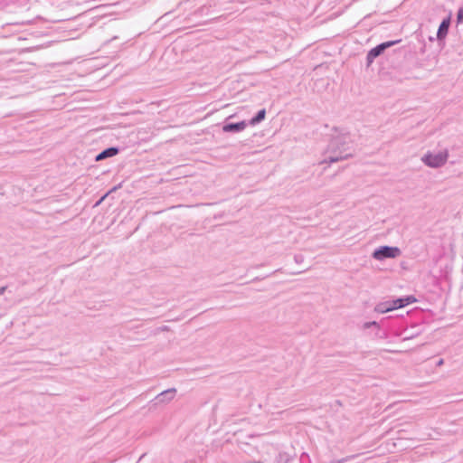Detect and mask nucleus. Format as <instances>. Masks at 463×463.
<instances>
[{"mask_svg":"<svg viewBox=\"0 0 463 463\" xmlns=\"http://www.w3.org/2000/svg\"><path fill=\"white\" fill-rule=\"evenodd\" d=\"M354 148L348 133H341L333 137L327 145L325 163L329 165L352 157Z\"/></svg>","mask_w":463,"mask_h":463,"instance_id":"1","label":"nucleus"},{"mask_svg":"<svg viewBox=\"0 0 463 463\" xmlns=\"http://www.w3.org/2000/svg\"><path fill=\"white\" fill-rule=\"evenodd\" d=\"M418 299L414 295L402 296L378 303L374 307V311L380 314H384L389 311L403 308L411 304L416 303Z\"/></svg>","mask_w":463,"mask_h":463,"instance_id":"2","label":"nucleus"},{"mask_svg":"<svg viewBox=\"0 0 463 463\" xmlns=\"http://www.w3.org/2000/svg\"><path fill=\"white\" fill-rule=\"evenodd\" d=\"M448 158L449 151L445 149L437 153L428 151L422 156L421 161L430 168H439L447 163Z\"/></svg>","mask_w":463,"mask_h":463,"instance_id":"3","label":"nucleus"},{"mask_svg":"<svg viewBox=\"0 0 463 463\" xmlns=\"http://www.w3.org/2000/svg\"><path fill=\"white\" fill-rule=\"evenodd\" d=\"M402 40L399 39V40H391V41H386V42H383L379 44H377L376 46L373 47L372 49H370L366 54V67H370L373 62L374 61V60L376 58H378L379 56H381L382 54H383V52L396 45L397 43H401Z\"/></svg>","mask_w":463,"mask_h":463,"instance_id":"4","label":"nucleus"},{"mask_svg":"<svg viewBox=\"0 0 463 463\" xmlns=\"http://www.w3.org/2000/svg\"><path fill=\"white\" fill-rule=\"evenodd\" d=\"M401 254L402 250L397 246L382 245L373 250L372 258L382 261L387 259H395Z\"/></svg>","mask_w":463,"mask_h":463,"instance_id":"5","label":"nucleus"},{"mask_svg":"<svg viewBox=\"0 0 463 463\" xmlns=\"http://www.w3.org/2000/svg\"><path fill=\"white\" fill-rule=\"evenodd\" d=\"M451 24V16L448 15L447 17L443 18L438 27L437 30V41L439 45L445 44V39L449 33V26Z\"/></svg>","mask_w":463,"mask_h":463,"instance_id":"6","label":"nucleus"},{"mask_svg":"<svg viewBox=\"0 0 463 463\" xmlns=\"http://www.w3.org/2000/svg\"><path fill=\"white\" fill-rule=\"evenodd\" d=\"M233 116H230L223 123L222 125V131L224 133H240L243 131L247 126H249L247 120H241L239 122H228L229 118H232Z\"/></svg>","mask_w":463,"mask_h":463,"instance_id":"7","label":"nucleus"},{"mask_svg":"<svg viewBox=\"0 0 463 463\" xmlns=\"http://www.w3.org/2000/svg\"><path fill=\"white\" fill-rule=\"evenodd\" d=\"M121 148L117 146H109L95 156V161L99 162L107 158L113 157L119 154Z\"/></svg>","mask_w":463,"mask_h":463,"instance_id":"8","label":"nucleus"},{"mask_svg":"<svg viewBox=\"0 0 463 463\" xmlns=\"http://www.w3.org/2000/svg\"><path fill=\"white\" fill-rule=\"evenodd\" d=\"M420 333L418 325H412L410 327L406 326L402 331L397 332V335L402 336L404 340L411 339Z\"/></svg>","mask_w":463,"mask_h":463,"instance_id":"9","label":"nucleus"},{"mask_svg":"<svg viewBox=\"0 0 463 463\" xmlns=\"http://www.w3.org/2000/svg\"><path fill=\"white\" fill-rule=\"evenodd\" d=\"M176 390L175 388H170L163 391L154 399L156 404L164 403L170 402L174 399Z\"/></svg>","mask_w":463,"mask_h":463,"instance_id":"10","label":"nucleus"},{"mask_svg":"<svg viewBox=\"0 0 463 463\" xmlns=\"http://www.w3.org/2000/svg\"><path fill=\"white\" fill-rule=\"evenodd\" d=\"M267 111L265 109H260L253 117L248 120L249 126H256L266 118Z\"/></svg>","mask_w":463,"mask_h":463,"instance_id":"11","label":"nucleus"},{"mask_svg":"<svg viewBox=\"0 0 463 463\" xmlns=\"http://www.w3.org/2000/svg\"><path fill=\"white\" fill-rule=\"evenodd\" d=\"M274 463H294V462H293V459L288 458L286 456L279 455V457L276 458Z\"/></svg>","mask_w":463,"mask_h":463,"instance_id":"12","label":"nucleus"},{"mask_svg":"<svg viewBox=\"0 0 463 463\" xmlns=\"http://www.w3.org/2000/svg\"><path fill=\"white\" fill-rule=\"evenodd\" d=\"M456 21L458 24L463 23V6L458 9Z\"/></svg>","mask_w":463,"mask_h":463,"instance_id":"13","label":"nucleus"},{"mask_svg":"<svg viewBox=\"0 0 463 463\" xmlns=\"http://www.w3.org/2000/svg\"><path fill=\"white\" fill-rule=\"evenodd\" d=\"M355 456L354 455H352V456H348V457H345V458H339V459H335V460H332L331 463H345L353 458H354Z\"/></svg>","mask_w":463,"mask_h":463,"instance_id":"14","label":"nucleus"},{"mask_svg":"<svg viewBox=\"0 0 463 463\" xmlns=\"http://www.w3.org/2000/svg\"><path fill=\"white\" fill-rule=\"evenodd\" d=\"M294 260L297 264H302L305 260V256L303 254H295Z\"/></svg>","mask_w":463,"mask_h":463,"instance_id":"15","label":"nucleus"},{"mask_svg":"<svg viewBox=\"0 0 463 463\" xmlns=\"http://www.w3.org/2000/svg\"><path fill=\"white\" fill-rule=\"evenodd\" d=\"M109 196V193L104 194L94 204V207H97L101 204V203Z\"/></svg>","mask_w":463,"mask_h":463,"instance_id":"16","label":"nucleus"},{"mask_svg":"<svg viewBox=\"0 0 463 463\" xmlns=\"http://www.w3.org/2000/svg\"><path fill=\"white\" fill-rule=\"evenodd\" d=\"M378 326V323L376 321L366 322L364 324L365 328H370L371 326Z\"/></svg>","mask_w":463,"mask_h":463,"instance_id":"17","label":"nucleus"},{"mask_svg":"<svg viewBox=\"0 0 463 463\" xmlns=\"http://www.w3.org/2000/svg\"><path fill=\"white\" fill-rule=\"evenodd\" d=\"M121 184H119L118 185H115L113 186L111 189H109L107 193H109V194H110L111 193L115 192L118 190V187H120Z\"/></svg>","mask_w":463,"mask_h":463,"instance_id":"18","label":"nucleus"},{"mask_svg":"<svg viewBox=\"0 0 463 463\" xmlns=\"http://www.w3.org/2000/svg\"><path fill=\"white\" fill-rule=\"evenodd\" d=\"M7 289L6 286L0 287V295H3Z\"/></svg>","mask_w":463,"mask_h":463,"instance_id":"19","label":"nucleus"},{"mask_svg":"<svg viewBox=\"0 0 463 463\" xmlns=\"http://www.w3.org/2000/svg\"><path fill=\"white\" fill-rule=\"evenodd\" d=\"M442 363H443V360H442V359H440V360L438 362V364L439 365V364H441Z\"/></svg>","mask_w":463,"mask_h":463,"instance_id":"20","label":"nucleus"},{"mask_svg":"<svg viewBox=\"0 0 463 463\" xmlns=\"http://www.w3.org/2000/svg\"><path fill=\"white\" fill-rule=\"evenodd\" d=\"M303 456H307V457H308V455H307V454H306V452H303L302 457H303Z\"/></svg>","mask_w":463,"mask_h":463,"instance_id":"21","label":"nucleus"},{"mask_svg":"<svg viewBox=\"0 0 463 463\" xmlns=\"http://www.w3.org/2000/svg\"><path fill=\"white\" fill-rule=\"evenodd\" d=\"M399 321H403V316H402V318H400Z\"/></svg>","mask_w":463,"mask_h":463,"instance_id":"22","label":"nucleus"},{"mask_svg":"<svg viewBox=\"0 0 463 463\" xmlns=\"http://www.w3.org/2000/svg\"><path fill=\"white\" fill-rule=\"evenodd\" d=\"M1 53H2V52H0V54H1Z\"/></svg>","mask_w":463,"mask_h":463,"instance_id":"23","label":"nucleus"}]
</instances>
